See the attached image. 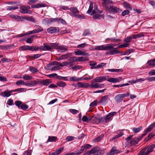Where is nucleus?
<instances>
[{
    "mask_svg": "<svg viewBox=\"0 0 155 155\" xmlns=\"http://www.w3.org/2000/svg\"><path fill=\"white\" fill-rule=\"evenodd\" d=\"M104 8L106 12H112L116 13L121 11V10L119 8L113 6H111L109 5H108Z\"/></svg>",
    "mask_w": 155,
    "mask_h": 155,
    "instance_id": "f257e3e1",
    "label": "nucleus"
},
{
    "mask_svg": "<svg viewBox=\"0 0 155 155\" xmlns=\"http://www.w3.org/2000/svg\"><path fill=\"white\" fill-rule=\"evenodd\" d=\"M91 152L92 153L91 155H102L104 154V151L101 149L100 147H96L91 150Z\"/></svg>",
    "mask_w": 155,
    "mask_h": 155,
    "instance_id": "f03ea898",
    "label": "nucleus"
},
{
    "mask_svg": "<svg viewBox=\"0 0 155 155\" xmlns=\"http://www.w3.org/2000/svg\"><path fill=\"white\" fill-rule=\"evenodd\" d=\"M129 95L130 94L129 92H127L126 94H122L117 95L115 97V100L116 102L120 103L123 101L124 97L129 96Z\"/></svg>",
    "mask_w": 155,
    "mask_h": 155,
    "instance_id": "7ed1b4c3",
    "label": "nucleus"
},
{
    "mask_svg": "<svg viewBox=\"0 0 155 155\" xmlns=\"http://www.w3.org/2000/svg\"><path fill=\"white\" fill-rule=\"evenodd\" d=\"M31 8L29 6L26 5H23L20 8V12L21 13L23 14L28 13L31 14L32 13V11L28 10Z\"/></svg>",
    "mask_w": 155,
    "mask_h": 155,
    "instance_id": "20e7f679",
    "label": "nucleus"
},
{
    "mask_svg": "<svg viewBox=\"0 0 155 155\" xmlns=\"http://www.w3.org/2000/svg\"><path fill=\"white\" fill-rule=\"evenodd\" d=\"M121 151L120 149H117V147L114 146L112 147L110 151L107 153V155H114L116 154L119 153Z\"/></svg>",
    "mask_w": 155,
    "mask_h": 155,
    "instance_id": "39448f33",
    "label": "nucleus"
},
{
    "mask_svg": "<svg viewBox=\"0 0 155 155\" xmlns=\"http://www.w3.org/2000/svg\"><path fill=\"white\" fill-rule=\"evenodd\" d=\"M97 117H97L95 115L93 117H90V122L94 124H97L99 123H101V118H98Z\"/></svg>",
    "mask_w": 155,
    "mask_h": 155,
    "instance_id": "423d86ee",
    "label": "nucleus"
},
{
    "mask_svg": "<svg viewBox=\"0 0 155 155\" xmlns=\"http://www.w3.org/2000/svg\"><path fill=\"white\" fill-rule=\"evenodd\" d=\"M112 119L109 115L107 114L105 116L101 117V123L106 124L110 121Z\"/></svg>",
    "mask_w": 155,
    "mask_h": 155,
    "instance_id": "0eeeda50",
    "label": "nucleus"
},
{
    "mask_svg": "<svg viewBox=\"0 0 155 155\" xmlns=\"http://www.w3.org/2000/svg\"><path fill=\"white\" fill-rule=\"evenodd\" d=\"M109 77L108 76H104L97 77L95 78L94 81L96 82H101L103 81L106 80Z\"/></svg>",
    "mask_w": 155,
    "mask_h": 155,
    "instance_id": "6e6552de",
    "label": "nucleus"
},
{
    "mask_svg": "<svg viewBox=\"0 0 155 155\" xmlns=\"http://www.w3.org/2000/svg\"><path fill=\"white\" fill-rule=\"evenodd\" d=\"M39 84L38 80L30 81L26 82V86L28 87H33Z\"/></svg>",
    "mask_w": 155,
    "mask_h": 155,
    "instance_id": "1a4fd4ad",
    "label": "nucleus"
},
{
    "mask_svg": "<svg viewBox=\"0 0 155 155\" xmlns=\"http://www.w3.org/2000/svg\"><path fill=\"white\" fill-rule=\"evenodd\" d=\"M69 10L71 12L70 15L73 17L76 16V15L79 12V11L76 7H71L69 8Z\"/></svg>",
    "mask_w": 155,
    "mask_h": 155,
    "instance_id": "9d476101",
    "label": "nucleus"
},
{
    "mask_svg": "<svg viewBox=\"0 0 155 155\" xmlns=\"http://www.w3.org/2000/svg\"><path fill=\"white\" fill-rule=\"evenodd\" d=\"M9 16L11 18L15 19L18 21H24L23 17L16 15H10Z\"/></svg>",
    "mask_w": 155,
    "mask_h": 155,
    "instance_id": "9b49d317",
    "label": "nucleus"
},
{
    "mask_svg": "<svg viewBox=\"0 0 155 155\" xmlns=\"http://www.w3.org/2000/svg\"><path fill=\"white\" fill-rule=\"evenodd\" d=\"M143 137L142 136H141L137 137L131 140L130 142L131 144L132 145H135L137 144L141 140Z\"/></svg>",
    "mask_w": 155,
    "mask_h": 155,
    "instance_id": "f8f14e48",
    "label": "nucleus"
},
{
    "mask_svg": "<svg viewBox=\"0 0 155 155\" xmlns=\"http://www.w3.org/2000/svg\"><path fill=\"white\" fill-rule=\"evenodd\" d=\"M38 81L39 84L40 83L42 85L45 86H48L52 82L51 80L49 79H46L45 80H38Z\"/></svg>",
    "mask_w": 155,
    "mask_h": 155,
    "instance_id": "ddd939ff",
    "label": "nucleus"
},
{
    "mask_svg": "<svg viewBox=\"0 0 155 155\" xmlns=\"http://www.w3.org/2000/svg\"><path fill=\"white\" fill-rule=\"evenodd\" d=\"M74 53L76 55H84L86 56H89V53H86L79 50H76L74 51Z\"/></svg>",
    "mask_w": 155,
    "mask_h": 155,
    "instance_id": "4468645a",
    "label": "nucleus"
},
{
    "mask_svg": "<svg viewBox=\"0 0 155 155\" xmlns=\"http://www.w3.org/2000/svg\"><path fill=\"white\" fill-rule=\"evenodd\" d=\"M123 78L120 77H118L117 78H110L107 79V81L111 83H116L122 81Z\"/></svg>",
    "mask_w": 155,
    "mask_h": 155,
    "instance_id": "2eb2a0df",
    "label": "nucleus"
},
{
    "mask_svg": "<svg viewBox=\"0 0 155 155\" xmlns=\"http://www.w3.org/2000/svg\"><path fill=\"white\" fill-rule=\"evenodd\" d=\"M103 86V84H99L97 83H92L90 85H89V87L91 89H95L98 88H101Z\"/></svg>",
    "mask_w": 155,
    "mask_h": 155,
    "instance_id": "dca6fc26",
    "label": "nucleus"
},
{
    "mask_svg": "<svg viewBox=\"0 0 155 155\" xmlns=\"http://www.w3.org/2000/svg\"><path fill=\"white\" fill-rule=\"evenodd\" d=\"M59 29L58 28L51 27L48 28L47 29V31L51 33H54L58 31Z\"/></svg>",
    "mask_w": 155,
    "mask_h": 155,
    "instance_id": "f3484780",
    "label": "nucleus"
},
{
    "mask_svg": "<svg viewBox=\"0 0 155 155\" xmlns=\"http://www.w3.org/2000/svg\"><path fill=\"white\" fill-rule=\"evenodd\" d=\"M39 30L35 29L32 31H29L28 32H27V35H28L30 34L38 33L43 31V29H42L41 28L39 27Z\"/></svg>",
    "mask_w": 155,
    "mask_h": 155,
    "instance_id": "a211bd4d",
    "label": "nucleus"
},
{
    "mask_svg": "<svg viewBox=\"0 0 155 155\" xmlns=\"http://www.w3.org/2000/svg\"><path fill=\"white\" fill-rule=\"evenodd\" d=\"M110 99L108 98V95H106L103 97L99 103L101 104L107 103Z\"/></svg>",
    "mask_w": 155,
    "mask_h": 155,
    "instance_id": "6ab92c4d",
    "label": "nucleus"
},
{
    "mask_svg": "<svg viewBox=\"0 0 155 155\" xmlns=\"http://www.w3.org/2000/svg\"><path fill=\"white\" fill-rule=\"evenodd\" d=\"M1 95L3 97H8L11 95L12 94L11 91H10L8 90L5 91L3 92H2Z\"/></svg>",
    "mask_w": 155,
    "mask_h": 155,
    "instance_id": "aec40b11",
    "label": "nucleus"
},
{
    "mask_svg": "<svg viewBox=\"0 0 155 155\" xmlns=\"http://www.w3.org/2000/svg\"><path fill=\"white\" fill-rule=\"evenodd\" d=\"M103 1V2L102 3V5L103 7L104 8L106 6H107L108 4H112L113 3V2L110 0H102Z\"/></svg>",
    "mask_w": 155,
    "mask_h": 155,
    "instance_id": "412c9836",
    "label": "nucleus"
},
{
    "mask_svg": "<svg viewBox=\"0 0 155 155\" xmlns=\"http://www.w3.org/2000/svg\"><path fill=\"white\" fill-rule=\"evenodd\" d=\"M43 45L45 46V51L48 50L51 51H53V49L51 46L50 43L48 44L47 43H44Z\"/></svg>",
    "mask_w": 155,
    "mask_h": 155,
    "instance_id": "4be33fe9",
    "label": "nucleus"
},
{
    "mask_svg": "<svg viewBox=\"0 0 155 155\" xmlns=\"http://www.w3.org/2000/svg\"><path fill=\"white\" fill-rule=\"evenodd\" d=\"M144 33H140L137 34H135L133 35L132 38L134 39H136L137 38H140L144 36Z\"/></svg>",
    "mask_w": 155,
    "mask_h": 155,
    "instance_id": "5701e85b",
    "label": "nucleus"
},
{
    "mask_svg": "<svg viewBox=\"0 0 155 155\" xmlns=\"http://www.w3.org/2000/svg\"><path fill=\"white\" fill-rule=\"evenodd\" d=\"M89 60V58L87 57H77V61H87Z\"/></svg>",
    "mask_w": 155,
    "mask_h": 155,
    "instance_id": "b1692460",
    "label": "nucleus"
},
{
    "mask_svg": "<svg viewBox=\"0 0 155 155\" xmlns=\"http://www.w3.org/2000/svg\"><path fill=\"white\" fill-rule=\"evenodd\" d=\"M147 149V147L143 148L139 152L137 155H148V154L146 151Z\"/></svg>",
    "mask_w": 155,
    "mask_h": 155,
    "instance_id": "393cba45",
    "label": "nucleus"
},
{
    "mask_svg": "<svg viewBox=\"0 0 155 155\" xmlns=\"http://www.w3.org/2000/svg\"><path fill=\"white\" fill-rule=\"evenodd\" d=\"M117 49V48H114L112 50L109 51L110 54L112 55L120 53V51Z\"/></svg>",
    "mask_w": 155,
    "mask_h": 155,
    "instance_id": "a878e982",
    "label": "nucleus"
},
{
    "mask_svg": "<svg viewBox=\"0 0 155 155\" xmlns=\"http://www.w3.org/2000/svg\"><path fill=\"white\" fill-rule=\"evenodd\" d=\"M57 62L53 61L50 63L49 64H48L46 66L48 68V69H51L52 67V66L55 65H57Z\"/></svg>",
    "mask_w": 155,
    "mask_h": 155,
    "instance_id": "bb28decb",
    "label": "nucleus"
},
{
    "mask_svg": "<svg viewBox=\"0 0 155 155\" xmlns=\"http://www.w3.org/2000/svg\"><path fill=\"white\" fill-rule=\"evenodd\" d=\"M155 147V145L154 144L151 145L149 147H147V149L146 151L147 152V153L149 154L151 152Z\"/></svg>",
    "mask_w": 155,
    "mask_h": 155,
    "instance_id": "cd10ccee",
    "label": "nucleus"
},
{
    "mask_svg": "<svg viewBox=\"0 0 155 155\" xmlns=\"http://www.w3.org/2000/svg\"><path fill=\"white\" fill-rule=\"evenodd\" d=\"M151 127L149 126L144 131V133L142 135L143 137L146 135L147 133L150 132L152 130V128Z\"/></svg>",
    "mask_w": 155,
    "mask_h": 155,
    "instance_id": "c85d7f7f",
    "label": "nucleus"
},
{
    "mask_svg": "<svg viewBox=\"0 0 155 155\" xmlns=\"http://www.w3.org/2000/svg\"><path fill=\"white\" fill-rule=\"evenodd\" d=\"M64 149L63 147H61L54 152L51 155H58L61 153Z\"/></svg>",
    "mask_w": 155,
    "mask_h": 155,
    "instance_id": "c756f323",
    "label": "nucleus"
},
{
    "mask_svg": "<svg viewBox=\"0 0 155 155\" xmlns=\"http://www.w3.org/2000/svg\"><path fill=\"white\" fill-rule=\"evenodd\" d=\"M58 49H59L62 52H64L68 50V48L65 46H60L59 45Z\"/></svg>",
    "mask_w": 155,
    "mask_h": 155,
    "instance_id": "7c9ffc66",
    "label": "nucleus"
},
{
    "mask_svg": "<svg viewBox=\"0 0 155 155\" xmlns=\"http://www.w3.org/2000/svg\"><path fill=\"white\" fill-rule=\"evenodd\" d=\"M147 64L150 66H154L155 65V59H151L148 61Z\"/></svg>",
    "mask_w": 155,
    "mask_h": 155,
    "instance_id": "2f4dec72",
    "label": "nucleus"
},
{
    "mask_svg": "<svg viewBox=\"0 0 155 155\" xmlns=\"http://www.w3.org/2000/svg\"><path fill=\"white\" fill-rule=\"evenodd\" d=\"M57 86L60 87H64L66 85V83L63 81H60L57 83Z\"/></svg>",
    "mask_w": 155,
    "mask_h": 155,
    "instance_id": "473e14b6",
    "label": "nucleus"
},
{
    "mask_svg": "<svg viewBox=\"0 0 155 155\" xmlns=\"http://www.w3.org/2000/svg\"><path fill=\"white\" fill-rule=\"evenodd\" d=\"M39 49V47L37 46H29V50L31 51H36Z\"/></svg>",
    "mask_w": 155,
    "mask_h": 155,
    "instance_id": "72a5a7b5",
    "label": "nucleus"
},
{
    "mask_svg": "<svg viewBox=\"0 0 155 155\" xmlns=\"http://www.w3.org/2000/svg\"><path fill=\"white\" fill-rule=\"evenodd\" d=\"M57 139V137L54 136H49L47 142H52L55 141Z\"/></svg>",
    "mask_w": 155,
    "mask_h": 155,
    "instance_id": "f704fd0d",
    "label": "nucleus"
},
{
    "mask_svg": "<svg viewBox=\"0 0 155 155\" xmlns=\"http://www.w3.org/2000/svg\"><path fill=\"white\" fill-rule=\"evenodd\" d=\"M69 79L71 81H81L82 79V78H78L74 76L70 78Z\"/></svg>",
    "mask_w": 155,
    "mask_h": 155,
    "instance_id": "c9c22d12",
    "label": "nucleus"
},
{
    "mask_svg": "<svg viewBox=\"0 0 155 155\" xmlns=\"http://www.w3.org/2000/svg\"><path fill=\"white\" fill-rule=\"evenodd\" d=\"M154 134L153 132H151L149 134L148 136L145 139V141L146 142L147 141L149 140H150V139L153 137L154 136Z\"/></svg>",
    "mask_w": 155,
    "mask_h": 155,
    "instance_id": "e433bc0d",
    "label": "nucleus"
},
{
    "mask_svg": "<svg viewBox=\"0 0 155 155\" xmlns=\"http://www.w3.org/2000/svg\"><path fill=\"white\" fill-rule=\"evenodd\" d=\"M89 86V84L87 83H82L80 82V88H87Z\"/></svg>",
    "mask_w": 155,
    "mask_h": 155,
    "instance_id": "4c0bfd02",
    "label": "nucleus"
},
{
    "mask_svg": "<svg viewBox=\"0 0 155 155\" xmlns=\"http://www.w3.org/2000/svg\"><path fill=\"white\" fill-rule=\"evenodd\" d=\"M96 50H105V45H104L97 46L94 48Z\"/></svg>",
    "mask_w": 155,
    "mask_h": 155,
    "instance_id": "58836bf2",
    "label": "nucleus"
},
{
    "mask_svg": "<svg viewBox=\"0 0 155 155\" xmlns=\"http://www.w3.org/2000/svg\"><path fill=\"white\" fill-rule=\"evenodd\" d=\"M123 134H124V133L122 132V130L120 131V132L118 134L116 135L114 137H113L111 138V140H114L115 139H117V138L122 136L123 135Z\"/></svg>",
    "mask_w": 155,
    "mask_h": 155,
    "instance_id": "ea45409f",
    "label": "nucleus"
},
{
    "mask_svg": "<svg viewBox=\"0 0 155 155\" xmlns=\"http://www.w3.org/2000/svg\"><path fill=\"white\" fill-rule=\"evenodd\" d=\"M90 65L91 66V69H96V66H97V64L96 62L94 61H91L90 62Z\"/></svg>",
    "mask_w": 155,
    "mask_h": 155,
    "instance_id": "a19ab883",
    "label": "nucleus"
},
{
    "mask_svg": "<svg viewBox=\"0 0 155 155\" xmlns=\"http://www.w3.org/2000/svg\"><path fill=\"white\" fill-rule=\"evenodd\" d=\"M93 3L91 2L90 3V5L89 7V9L87 11V12L89 14L91 15V12L92 11L93 8Z\"/></svg>",
    "mask_w": 155,
    "mask_h": 155,
    "instance_id": "79ce46f5",
    "label": "nucleus"
},
{
    "mask_svg": "<svg viewBox=\"0 0 155 155\" xmlns=\"http://www.w3.org/2000/svg\"><path fill=\"white\" fill-rule=\"evenodd\" d=\"M50 45L51 48L56 49H58L59 45L58 44L50 43Z\"/></svg>",
    "mask_w": 155,
    "mask_h": 155,
    "instance_id": "37998d69",
    "label": "nucleus"
},
{
    "mask_svg": "<svg viewBox=\"0 0 155 155\" xmlns=\"http://www.w3.org/2000/svg\"><path fill=\"white\" fill-rule=\"evenodd\" d=\"M26 82H25L22 80H20L16 82L15 84L17 85H24L26 86Z\"/></svg>",
    "mask_w": 155,
    "mask_h": 155,
    "instance_id": "c03bdc74",
    "label": "nucleus"
},
{
    "mask_svg": "<svg viewBox=\"0 0 155 155\" xmlns=\"http://www.w3.org/2000/svg\"><path fill=\"white\" fill-rule=\"evenodd\" d=\"M112 46L113 45L111 43L107 44L106 46H105V50H109L113 48Z\"/></svg>",
    "mask_w": 155,
    "mask_h": 155,
    "instance_id": "a18cd8bd",
    "label": "nucleus"
},
{
    "mask_svg": "<svg viewBox=\"0 0 155 155\" xmlns=\"http://www.w3.org/2000/svg\"><path fill=\"white\" fill-rule=\"evenodd\" d=\"M90 117H87L86 116H84L82 118V120L84 122H90Z\"/></svg>",
    "mask_w": 155,
    "mask_h": 155,
    "instance_id": "49530a36",
    "label": "nucleus"
},
{
    "mask_svg": "<svg viewBox=\"0 0 155 155\" xmlns=\"http://www.w3.org/2000/svg\"><path fill=\"white\" fill-rule=\"evenodd\" d=\"M134 50L132 49H130L128 50L127 51H125L121 53L122 55H126L128 54H130L134 52Z\"/></svg>",
    "mask_w": 155,
    "mask_h": 155,
    "instance_id": "de8ad7c7",
    "label": "nucleus"
},
{
    "mask_svg": "<svg viewBox=\"0 0 155 155\" xmlns=\"http://www.w3.org/2000/svg\"><path fill=\"white\" fill-rule=\"evenodd\" d=\"M123 5L124 7L127 9H128L129 10H131L132 8L130 7V4L126 2H124L123 3Z\"/></svg>",
    "mask_w": 155,
    "mask_h": 155,
    "instance_id": "09e8293b",
    "label": "nucleus"
},
{
    "mask_svg": "<svg viewBox=\"0 0 155 155\" xmlns=\"http://www.w3.org/2000/svg\"><path fill=\"white\" fill-rule=\"evenodd\" d=\"M22 78L24 80H29L31 79L32 78L31 76H30L28 75L25 74L23 76Z\"/></svg>",
    "mask_w": 155,
    "mask_h": 155,
    "instance_id": "8fccbe9b",
    "label": "nucleus"
},
{
    "mask_svg": "<svg viewBox=\"0 0 155 155\" xmlns=\"http://www.w3.org/2000/svg\"><path fill=\"white\" fill-rule=\"evenodd\" d=\"M19 50L20 51H24V50H29V46L24 45L21 46L19 48Z\"/></svg>",
    "mask_w": 155,
    "mask_h": 155,
    "instance_id": "3c124183",
    "label": "nucleus"
},
{
    "mask_svg": "<svg viewBox=\"0 0 155 155\" xmlns=\"http://www.w3.org/2000/svg\"><path fill=\"white\" fill-rule=\"evenodd\" d=\"M142 128V127L138 128L134 127L132 129V131L134 133H136L139 132L140 131Z\"/></svg>",
    "mask_w": 155,
    "mask_h": 155,
    "instance_id": "603ef678",
    "label": "nucleus"
},
{
    "mask_svg": "<svg viewBox=\"0 0 155 155\" xmlns=\"http://www.w3.org/2000/svg\"><path fill=\"white\" fill-rule=\"evenodd\" d=\"M29 70L33 73H35L38 71L37 68L32 66L30 67Z\"/></svg>",
    "mask_w": 155,
    "mask_h": 155,
    "instance_id": "864d4df0",
    "label": "nucleus"
},
{
    "mask_svg": "<svg viewBox=\"0 0 155 155\" xmlns=\"http://www.w3.org/2000/svg\"><path fill=\"white\" fill-rule=\"evenodd\" d=\"M15 105H16L18 108H21V106L22 104V102L21 101H15Z\"/></svg>",
    "mask_w": 155,
    "mask_h": 155,
    "instance_id": "5fc2aeb1",
    "label": "nucleus"
},
{
    "mask_svg": "<svg viewBox=\"0 0 155 155\" xmlns=\"http://www.w3.org/2000/svg\"><path fill=\"white\" fill-rule=\"evenodd\" d=\"M28 105L25 103H22L21 106V108L24 110L28 109Z\"/></svg>",
    "mask_w": 155,
    "mask_h": 155,
    "instance_id": "6e6d98bb",
    "label": "nucleus"
},
{
    "mask_svg": "<svg viewBox=\"0 0 155 155\" xmlns=\"http://www.w3.org/2000/svg\"><path fill=\"white\" fill-rule=\"evenodd\" d=\"M104 135H101L99 137L94 139L93 141L94 142H97L101 140V139L103 137Z\"/></svg>",
    "mask_w": 155,
    "mask_h": 155,
    "instance_id": "4d7b16f0",
    "label": "nucleus"
},
{
    "mask_svg": "<svg viewBox=\"0 0 155 155\" xmlns=\"http://www.w3.org/2000/svg\"><path fill=\"white\" fill-rule=\"evenodd\" d=\"M98 9L97 6L96 5H94V9L92 11L91 14V15H94L96 13V12Z\"/></svg>",
    "mask_w": 155,
    "mask_h": 155,
    "instance_id": "13d9d810",
    "label": "nucleus"
},
{
    "mask_svg": "<svg viewBox=\"0 0 155 155\" xmlns=\"http://www.w3.org/2000/svg\"><path fill=\"white\" fill-rule=\"evenodd\" d=\"M18 7L17 6H9L7 7L6 10L8 11L12 10H15L18 9Z\"/></svg>",
    "mask_w": 155,
    "mask_h": 155,
    "instance_id": "bf43d9fd",
    "label": "nucleus"
},
{
    "mask_svg": "<svg viewBox=\"0 0 155 155\" xmlns=\"http://www.w3.org/2000/svg\"><path fill=\"white\" fill-rule=\"evenodd\" d=\"M57 65L61 67H63L68 65V62H63L61 64V63L57 62Z\"/></svg>",
    "mask_w": 155,
    "mask_h": 155,
    "instance_id": "052dcab7",
    "label": "nucleus"
},
{
    "mask_svg": "<svg viewBox=\"0 0 155 155\" xmlns=\"http://www.w3.org/2000/svg\"><path fill=\"white\" fill-rule=\"evenodd\" d=\"M33 40L32 37L30 36L27 37V39L26 40V41L28 43L31 44L32 43Z\"/></svg>",
    "mask_w": 155,
    "mask_h": 155,
    "instance_id": "680f3d73",
    "label": "nucleus"
},
{
    "mask_svg": "<svg viewBox=\"0 0 155 155\" xmlns=\"http://www.w3.org/2000/svg\"><path fill=\"white\" fill-rule=\"evenodd\" d=\"M69 111L71 113L74 114H76L79 112L77 110L74 109H69Z\"/></svg>",
    "mask_w": 155,
    "mask_h": 155,
    "instance_id": "e2e57ef3",
    "label": "nucleus"
},
{
    "mask_svg": "<svg viewBox=\"0 0 155 155\" xmlns=\"http://www.w3.org/2000/svg\"><path fill=\"white\" fill-rule=\"evenodd\" d=\"M41 56V55L40 54H35L32 56L31 57V58L32 59L34 60L35 59H37L39 58Z\"/></svg>",
    "mask_w": 155,
    "mask_h": 155,
    "instance_id": "0e129e2a",
    "label": "nucleus"
},
{
    "mask_svg": "<svg viewBox=\"0 0 155 155\" xmlns=\"http://www.w3.org/2000/svg\"><path fill=\"white\" fill-rule=\"evenodd\" d=\"M69 61H71L73 63L75 62H77V57H73L70 58Z\"/></svg>",
    "mask_w": 155,
    "mask_h": 155,
    "instance_id": "69168bd1",
    "label": "nucleus"
},
{
    "mask_svg": "<svg viewBox=\"0 0 155 155\" xmlns=\"http://www.w3.org/2000/svg\"><path fill=\"white\" fill-rule=\"evenodd\" d=\"M83 147V149L84 150L90 148L91 146L89 144H86L81 146Z\"/></svg>",
    "mask_w": 155,
    "mask_h": 155,
    "instance_id": "338daca9",
    "label": "nucleus"
},
{
    "mask_svg": "<svg viewBox=\"0 0 155 155\" xmlns=\"http://www.w3.org/2000/svg\"><path fill=\"white\" fill-rule=\"evenodd\" d=\"M149 3L154 8H155V2L153 0H149Z\"/></svg>",
    "mask_w": 155,
    "mask_h": 155,
    "instance_id": "774afa93",
    "label": "nucleus"
}]
</instances>
